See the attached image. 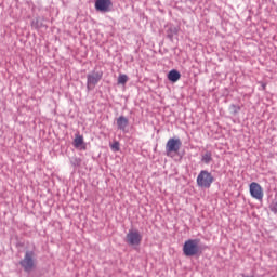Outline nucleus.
<instances>
[{"instance_id":"nucleus-11","label":"nucleus","mask_w":277,"mask_h":277,"mask_svg":"<svg viewBox=\"0 0 277 277\" xmlns=\"http://www.w3.org/2000/svg\"><path fill=\"white\" fill-rule=\"evenodd\" d=\"M174 36H179V28L171 25L167 29V38L170 39L171 42H174Z\"/></svg>"},{"instance_id":"nucleus-1","label":"nucleus","mask_w":277,"mask_h":277,"mask_svg":"<svg viewBox=\"0 0 277 277\" xmlns=\"http://www.w3.org/2000/svg\"><path fill=\"white\" fill-rule=\"evenodd\" d=\"M19 265L26 274H31L38 267V256L36 251L26 250L24 258L19 261Z\"/></svg>"},{"instance_id":"nucleus-14","label":"nucleus","mask_w":277,"mask_h":277,"mask_svg":"<svg viewBox=\"0 0 277 277\" xmlns=\"http://www.w3.org/2000/svg\"><path fill=\"white\" fill-rule=\"evenodd\" d=\"M127 81H129V76L122 74V75H119L118 77V84L119 85H124L127 83Z\"/></svg>"},{"instance_id":"nucleus-16","label":"nucleus","mask_w":277,"mask_h":277,"mask_svg":"<svg viewBox=\"0 0 277 277\" xmlns=\"http://www.w3.org/2000/svg\"><path fill=\"white\" fill-rule=\"evenodd\" d=\"M269 209H271L272 213H277V199H274V200L271 202Z\"/></svg>"},{"instance_id":"nucleus-4","label":"nucleus","mask_w":277,"mask_h":277,"mask_svg":"<svg viewBox=\"0 0 277 277\" xmlns=\"http://www.w3.org/2000/svg\"><path fill=\"white\" fill-rule=\"evenodd\" d=\"M103 79V71L93 70L87 75V90H94L98 84V81Z\"/></svg>"},{"instance_id":"nucleus-8","label":"nucleus","mask_w":277,"mask_h":277,"mask_svg":"<svg viewBox=\"0 0 277 277\" xmlns=\"http://www.w3.org/2000/svg\"><path fill=\"white\" fill-rule=\"evenodd\" d=\"M114 2L111 0H95V10L96 12H109Z\"/></svg>"},{"instance_id":"nucleus-5","label":"nucleus","mask_w":277,"mask_h":277,"mask_svg":"<svg viewBox=\"0 0 277 277\" xmlns=\"http://www.w3.org/2000/svg\"><path fill=\"white\" fill-rule=\"evenodd\" d=\"M142 233L137 229H130L126 235V242L128 246H140L142 243Z\"/></svg>"},{"instance_id":"nucleus-7","label":"nucleus","mask_w":277,"mask_h":277,"mask_svg":"<svg viewBox=\"0 0 277 277\" xmlns=\"http://www.w3.org/2000/svg\"><path fill=\"white\" fill-rule=\"evenodd\" d=\"M249 192L255 200H263V187L256 182H252L249 186Z\"/></svg>"},{"instance_id":"nucleus-18","label":"nucleus","mask_w":277,"mask_h":277,"mask_svg":"<svg viewBox=\"0 0 277 277\" xmlns=\"http://www.w3.org/2000/svg\"><path fill=\"white\" fill-rule=\"evenodd\" d=\"M32 27H38V19L37 21H32Z\"/></svg>"},{"instance_id":"nucleus-15","label":"nucleus","mask_w":277,"mask_h":277,"mask_svg":"<svg viewBox=\"0 0 277 277\" xmlns=\"http://www.w3.org/2000/svg\"><path fill=\"white\" fill-rule=\"evenodd\" d=\"M229 111H232V114H233L234 116H237V114H239V111H241V107H240V106H237V105H235V104H232V105L229 106Z\"/></svg>"},{"instance_id":"nucleus-9","label":"nucleus","mask_w":277,"mask_h":277,"mask_svg":"<svg viewBox=\"0 0 277 277\" xmlns=\"http://www.w3.org/2000/svg\"><path fill=\"white\" fill-rule=\"evenodd\" d=\"M117 123V129L119 131H127V127H129V118L124 117V116H119L116 120Z\"/></svg>"},{"instance_id":"nucleus-13","label":"nucleus","mask_w":277,"mask_h":277,"mask_svg":"<svg viewBox=\"0 0 277 277\" xmlns=\"http://www.w3.org/2000/svg\"><path fill=\"white\" fill-rule=\"evenodd\" d=\"M74 146L75 148H81L83 146V136L76 134V137L74 140Z\"/></svg>"},{"instance_id":"nucleus-6","label":"nucleus","mask_w":277,"mask_h":277,"mask_svg":"<svg viewBox=\"0 0 277 277\" xmlns=\"http://www.w3.org/2000/svg\"><path fill=\"white\" fill-rule=\"evenodd\" d=\"M183 146V142H181V138H169L166 144V153L170 156L171 153H179L181 150V147Z\"/></svg>"},{"instance_id":"nucleus-2","label":"nucleus","mask_w":277,"mask_h":277,"mask_svg":"<svg viewBox=\"0 0 277 277\" xmlns=\"http://www.w3.org/2000/svg\"><path fill=\"white\" fill-rule=\"evenodd\" d=\"M184 256H198L202 254V245H200V239H188L183 246Z\"/></svg>"},{"instance_id":"nucleus-3","label":"nucleus","mask_w":277,"mask_h":277,"mask_svg":"<svg viewBox=\"0 0 277 277\" xmlns=\"http://www.w3.org/2000/svg\"><path fill=\"white\" fill-rule=\"evenodd\" d=\"M215 177H213V175L207 170H201L197 176L198 187H203L205 189H209V187L213 185Z\"/></svg>"},{"instance_id":"nucleus-12","label":"nucleus","mask_w":277,"mask_h":277,"mask_svg":"<svg viewBox=\"0 0 277 277\" xmlns=\"http://www.w3.org/2000/svg\"><path fill=\"white\" fill-rule=\"evenodd\" d=\"M179 79H181V72H179V70L172 69L171 71H169L168 74L169 81H171L172 83H176Z\"/></svg>"},{"instance_id":"nucleus-10","label":"nucleus","mask_w":277,"mask_h":277,"mask_svg":"<svg viewBox=\"0 0 277 277\" xmlns=\"http://www.w3.org/2000/svg\"><path fill=\"white\" fill-rule=\"evenodd\" d=\"M201 163H205V166H209L213 163V151L212 150H203L201 153Z\"/></svg>"},{"instance_id":"nucleus-17","label":"nucleus","mask_w":277,"mask_h":277,"mask_svg":"<svg viewBox=\"0 0 277 277\" xmlns=\"http://www.w3.org/2000/svg\"><path fill=\"white\" fill-rule=\"evenodd\" d=\"M111 149L115 150V153H118V150H120V143L118 141L114 142L111 144Z\"/></svg>"}]
</instances>
